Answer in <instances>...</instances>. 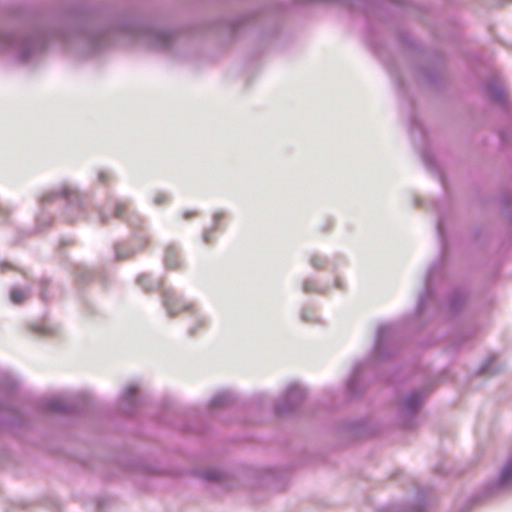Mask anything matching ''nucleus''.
Returning <instances> with one entry per match:
<instances>
[{
	"mask_svg": "<svg viewBox=\"0 0 512 512\" xmlns=\"http://www.w3.org/2000/svg\"><path fill=\"white\" fill-rule=\"evenodd\" d=\"M165 267L169 270H179L182 267V260L178 250L173 246H168L164 255Z\"/></svg>",
	"mask_w": 512,
	"mask_h": 512,
	"instance_id": "f257e3e1",
	"label": "nucleus"
},
{
	"mask_svg": "<svg viewBox=\"0 0 512 512\" xmlns=\"http://www.w3.org/2000/svg\"><path fill=\"white\" fill-rule=\"evenodd\" d=\"M165 306L172 316L177 315L181 312L185 307L181 305L180 300L174 295H166L165 296Z\"/></svg>",
	"mask_w": 512,
	"mask_h": 512,
	"instance_id": "f03ea898",
	"label": "nucleus"
},
{
	"mask_svg": "<svg viewBox=\"0 0 512 512\" xmlns=\"http://www.w3.org/2000/svg\"><path fill=\"white\" fill-rule=\"evenodd\" d=\"M10 298L14 303L19 304L25 300L26 293L21 289H13L10 293Z\"/></svg>",
	"mask_w": 512,
	"mask_h": 512,
	"instance_id": "7ed1b4c3",
	"label": "nucleus"
},
{
	"mask_svg": "<svg viewBox=\"0 0 512 512\" xmlns=\"http://www.w3.org/2000/svg\"><path fill=\"white\" fill-rule=\"evenodd\" d=\"M501 479L503 482H509L512 480V460L508 463L502 472Z\"/></svg>",
	"mask_w": 512,
	"mask_h": 512,
	"instance_id": "20e7f679",
	"label": "nucleus"
},
{
	"mask_svg": "<svg viewBox=\"0 0 512 512\" xmlns=\"http://www.w3.org/2000/svg\"><path fill=\"white\" fill-rule=\"evenodd\" d=\"M128 207L125 203H117L114 209V214L116 217H123L124 214L127 212Z\"/></svg>",
	"mask_w": 512,
	"mask_h": 512,
	"instance_id": "39448f33",
	"label": "nucleus"
},
{
	"mask_svg": "<svg viewBox=\"0 0 512 512\" xmlns=\"http://www.w3.org/2000/svg\"><path fill=\"white\" fill-rule=\"evenodd\" d=\"M154 202L157 205H161L167 202V196L165 194H158L154 198Z\"/></svg>",
	"mask_w": 512,
	"mask_h": 512,
	"instance_id": "423d86ee",
	"label": "nucleus"
},
{
	"mask_svg": "<svg viewBox=\"0 0 512 512\" xmlns=\"http://www.w3.org/2000/svg\"><path fill=\"white\" fill-rule=\"evenodd\" d=\"M99 179H100V181H101L102 183H105V182L107 181V179H108V176H107V175H105L104 173H100V174H99Z\"/></svg>",
	"mask_w": 512,
	"mask_h": 512,
	"instance_id": "0eeeda50",
	"label": "nucleus"
},
{
	"mask_svg": "<svg viewBox=\"0 0 512 512\" xmlns=\"http://www.w3.org/2000/svg\"><path fill=\"white\" fill-rule=\"evenodd\" d=\"M194 215H195L194 212H189V213L185 214V218H192V217H194Z\"/></svg>",
	"mask_w": 512,
	"mask_h": 512,
	"instance_id": "6e6552de",
	"label": "nucleus"
},
{
	"mask_svg": "<svg viewBox=\"0 0 512 512\" xmlns=\"http://www.w3.org/2000/svg\"><path fill=\"white\" fill-rule=\"evenodd\" d=\"M128 392H129V394H131V395H132V394L135 392V389H134V388H129V389H128Z\"/></svg>",
	"mask_w": 512,
	"mask_h": 512,
	"instance_id": "1a4fd4ad",
	"label": "nucleus"
}]
</instances>
